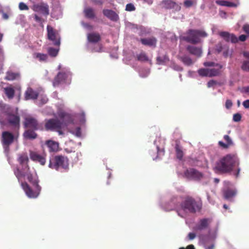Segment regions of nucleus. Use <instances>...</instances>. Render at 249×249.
<instances>
[{"instance_id":"41","label":"nucleus","mask_w":249,"mask_h":249,"mask_svg":"<svg viewBox=\"0 0 249 249\" xmlns=\"http://www.w3.org/2000/svg\"><path fill=\"white\" fill-rule=\"evenodd\" d=\"M59 50L53 48V47L49 48L48 49V53L49 55L52 57H55L57 56Z\"/></svg>"},{"instance_id":"51","label":"nucleus","mask_w":249,"mask_h":249,"mask_svg":"<svg viewBox=\"0 0 249 249\" xmlns=\"http://www.w3.org/2000/svg\"><path fill=\"white\" fill-rule=\"evenodd\" d=\"M196 237V233H194V232H190L188 233V236H187V238L188 239V240H192L193 239H194Z\"/></svg>"},{"instance_id":"63","label":"nucleus","mask_w":249,"mask_h":249,"mask_svg":"<svg viewBox=\"0 0 249 249\" xmlns=\"http://www.w3.org/2000/svg\"><path fill=\"white\" fill-rule=\"evenodd\" d=\"M186 249H195L193 245H189L186 247Z\"/></svg>"},{"instance_id":"50","label":"nucleus","mask_w":249,"mask_h":249,"mask_svg":"<svg viewBox=\"0 0 249 249\" xmlns=\"http://www.w3.org/2000/svg\"><path fill=\"white\" fill-rule=\"evenodd\" d=\"M40 98V101L42 104H46L48 101V99L46 95H41Z\"/></svg>"},{"instance_id":"54","label":"nucleus","mask_w":249,"mask_h":249,"mask_svg":"<svg viewBox=\"0 0 249 249\" xmlns=\"http://www.w3.org/2000/svg\"><path fill=\"white\" fill-rule=\"evenodd\" d=\"M244 31L249 35V24H245L244 25L243 27Z\"/></svg>"},{"instance_id":"14","label":"nucleus","mask_w":249,"mask_h":249,"mask_svg":"<svg viewBox=\"0 0 249 249\" xmlns=\"http://www.w3.org/2000/svg\"><path fill=\"white\" fill-rule=\"evenodd\" d=\"M46 155H40L36 152H30V159L35 162H39L41 165H44L46 163Z\"/></svg>"},{"instance_id":"45","label":"nucleus","mask_w":249,"mask_h":249,"mask_svg":"<svg viewBox=\"0 0 249 249\" xmlns=\"http://www.w3.org/2000/svg\"><path fill=\"white\" fill-rule=\"evenodd\" d=\"M241 119V115L238 113L234 114L233 116V120L234 122H239Z\"/></svg>"},{"instance_id":"62","label":"nucleus","mask_w":249,"mask_h":249,"mask_svg":"<svg viewBox=\"0 0 249 249\" xmlns=\"http://www.w3.org/2000/svg\"><path fill=\"white\" fill-rule=\"evenodd\" d=\"M61 129V128H59V129H56L55 130L56 131L59 135H63V132L62 131V130Z\"/></svg>"},{"instance_id":"11","label":"nucleus","mask_w":249,"mask_h":249,"mask_svg":"<svg viewBox=\"0 0 249 249\" xmlns=\"http://www.w3.org/2000/svg\"><path fill=\"white\" fill-rule=\"evenodd\" d=\"M32 10L36 12L47 16L49 15V6L48 4L44 2H40L35 4L32 6Z\"/></svg>"},{"instance_id":"15","label":"nucleus","mask_w":249,"mask_h":249,"mask_svg":"<svg viewBox=\"0 0 249 249\" xmlns=\"http://www.w3.org/2000/svg\"><path fill=\"white\" fill-rule=\"evenodd\" d=\"M38 93L34 90L31 88H27L24 93V99L25 100H36L38 97Z\"/></svg>"},{"instance_id":"3","label":"nucleus","mask_w":249,"mask_h":249,"mask_svg":"<svg viewBox=\"0 0 249 249\" xmlns=\"http://www.w3.org/2000/svg\"><path fill=\"white\" fill-rule=\"evenodd\" d=\"M184 211H188L191 213H196L202 209V202L200 198L198 200H195L191 196H187L180 205Z\"/></svg>"},{"instance_id":"25","label":"nucleus","mask_w":249,"mask_h":249,"mask_svg":"<svg viewBox=\"0 0 249 249\" xmlns=\"http://www.w3.org/2000/svg\"><path fill=\"white\" fill-rule=\"evenodd\" d=\"M20 76V73L18 72H13L12 71H8L6 73L4 79L7 81H13L19 78Z\"/></svg>"},{"instance_id":"53","label":"nucleus","mask_w":249,"mask_h":249,"mask_svg":"<svg viewBox=\"0 0 249 249\" xmlns=\"http://www.w3.org/2000/svg\"><path fill=\"white\" fill-rule=\"evenodd\" d=\"M34 19L36 21V22H38L39 23H42L43 22H44V20L41 18L40 17H39V16H38L37 15L35 14L34 16Z\"/></svg>"},{"instance_id":"34","label":"nucleus","mask_w":249,"mask_h":249,"mask_svg":"<svg viewBox=\"0 0 249 249\" xmlns=\"http://www.w3.org/2000/svg\"><path fill=\"white\" fill-rule=\"evenodd\" d=\"M180 60L187 66H190L193 64V61L190 57L184 55L180 57Z\"/></svg>"},{"instance_id":"29","label":"nucleus","mask_w":249,"mask_h":249,"mask_svg":"<svg viewBox=\"0 0 249 249\" xmlns=\"http://www.w3.org/2000/svg\"><path fill=\"white\" fill-rule=\"evenodd\" d=\"M3 91L6 97L9 99H12L15 96V91L14 88L10 85L9 87H5L3 89Z\"/></svg>"},{"instance_id":"39","label":"nucleus","mask_w":249,"mask_h":249,"mask_svg":"<svg viewBox=\"0 0 249 249\" xmlns=\"http://www.w3.org/2000/svg\"><path fill=\"white\" fill-rule=\"evenodd\" d=\"M196 4V0H185L183 2L184 6L188 8Z\"/></svg>"},{"instance_id":"59","label":"nucleus","mask_w":249,"mask_h":249,"mask_svg":"<svg viewBox=\"0 0 249 249\" xmlns=\"http://www.w3.org/2000/svg\"><path fill=\"white\" fill-rule=\"evenodd\" d=\"M2 18L3 19L7 20L9 18V16L7 13L2 12Z\"/></svg>"},{"instance_id":"24","label":"nucleus","mask_w":249,"mask_h":249,"mask_svg":"<svg viewBox=\"0 0 249 249\" xmlns=\"http://www.w3.org/2000/svg\"><path fill=\"white\" fill-rule=\"evenodd\" d=\"M175 149L177 159L179 160H182L184 154L182 151V148L180 145V141L178 140L175 141Z\"/></svg>"},{"instance_id":"6","label":"nucleus","mask_w":249,"mask_h":249,"mask_svg":"<svg viewBox=\"0 0 249 249\" xmlns=\"http://www.w3.org/2000/svg\"><path fill=\"white\" fill-rule=\"evenodd\" d=\"M48 39L53 42L55 46H59L60 45V36L57 31L50 25L47 27Z\"/></svg>"},{"instance_id":"18","label":"nucleus","mask_w":249,"mask_h":249,"mask_svg":"<svg viewBox=\"0 0 249 249\" xmlns=\"http://www.w3.org/2000/svg\"><path fill=\"white\" fill-rule=\"evenodd\" d=\"M68 75L67 73L65 72H59L58 73L57 75L55 77L53 81V86H57L60 83L63 82H64L66 79L67 78Z\"/></svg>"},{"instance_id":"27","label":"nucleus","mask_w":249,"mask_h":249,"mask_svg":"<svg viewBox=\"0 0 249 249\" xmlns=\"http://www.w3.org/2000/svg\"><path fill=\"white\" fill-rule=\"evenodd\" d=\"M83 13L85 17L89 19H93L96 17V14L94 9L90 7L84 8Z\"/></svg>"},{"instance_id":"19","label":"nucleus","mask_w":249,"mask_h":249,"mask_svg":"<svg viewBox=\"0 0 249 249\" xmlns=\"http://www.w3.org/2000/svg\"><path fill=\"white\" fill-rule=\"evenodd\" d=\"M237 194V191L234 189L227 188L223 191L224 198L230 201H231Z\"/></svg>"},{"instance_id":"4","label":"nucleus","mask_w":249,"mask_h":249,"mask_svg":"<svg viewBox=\"0 0 249 249\" xmlns=\"http://www.w3.org/2000/svg\"><path fill=\"white\" fill-rule=\"evenodd\" d=\"M69 160L66 157L57 155L50 160L49 167L56 170L61 169L67 170L69 168Z\"/></svg>"},{"instance_id":"20","label":"nucleus","mask_w":249,"mask_h":249,"mask_svg":"<svg viewBox=\"0 0 249 249\" xmlns=\"http://www.w3.org/2000/svg\"><path fill=\"white\" fill-rule=\"evenodd\" d=\"M103 13L105 16L112 21H116L119 19L118 15L112 10L104 9Z\"/></svg>"},{"instance_id":"56","label":"nucleus","mask_w":249,"mask_h":249,"mask_svg":"<svg viewBox=\"0 0 249 249\" xmlns=\"http://www.w3.org/2000/svg\"><path fill=\"white\" fill-rule=\"evenodd\" d=\"M83 26L84 27H85L86 28L89 29V30H92L93 29V26L91 25H90L89 24V23H84L83 24Z\"/></svg>"},{"instance_id":"60","label":"nucleus","mask_w":249,"mask_h":249,"mask_svg":"<svg viewBox=\"0 0 249 249\" xmlns=\"http://www.w3.org/2000/svg\"><path fill=\"white\" fill-rule=\"evenodd\" d=\"M75 135L77 137H80L81 136V130L80 127L76 128Z\"/></svg>"},{"instance_id":"42","label":"nucleus","mask_w":249,"mask_h":249,"mask_svg":"<svg viewBox=\"0 0 249 249\" xmlns=\"http://www.w3.org/2000/svg\"><path fill=\"white\" fill-rule=\"evenodd\" d=\"M198 73L201 76L209 77L208 69H200L198 70Z\"/></svg>"},{"instance_id":"58","label":"nucleus","mask_w":249,"mask_h":249,"mask_svg":"<svg viewBox=\"0 0 249 249\" xmlns=\"http://www.w3.org/2000/svg\"><path fill=\"white\" fill-rule=\"evenodd\" d=\"M247 36L244 35H242L239 36V40L241 41H244L246 40Z\"/></svg>"},{"instance_id":"12","label":"nucleus","mask_w":249,"mask_h":249,"mask_svg":"<svg viewBox=\"0 0 249 249\" xmlns=\"http://www.w3.org/2000/svg\"><path fill=\"white\" fill-rule=\"evenodd\" d=\"M162 8L165 9H174L175 11L178 12L181 9V6L173 0H163L161 2Z\"/></svg>"},{"instance_id":"22","label":"nucleus","mask_w":249,"mask_h":249,"mask_svg":"<svg viewBox=\"0 0 249 249\" xmlns=\"http://www.w3.org/2000/svg\"><path fill=\"white\" fill-rule=\"evenodd\" d=\"M45 144L49 148L50 152H56L58 150L59 143L56 142L53 140H47L45 142Z\"/></svg>"},{"instance_id":"40","label":"nucleus","mask_w":249,"mask_h":249,"mask_svg":"<svg viewBox=\"0 0 249 249\" xmlns=\"http://www.w3.org/2000/svg\"><path fill=\"white\" fill-rule=\"evenodd\" d=\"M204 66L206 67H215L219 68L220 69L223 68V66L219 63H215L213 62H205L203 64Z\"/></svg>"},{"instance_id":"26","label":"nucleus","mask_w":249,"mask_h":249,"mask_svg":"<svg viewBox=\"0 0 249 249\" xmlns=\"http://www.w3.org/2000/svg\"><path fill=\"white\" fill-rule=\"evenodd\" d=\"M224 139L226 142V143H224L222 141L218 142L219 145L224 149L228 148L230 146L233 145V142L231 138L227 135H224Z\"/></svg>"},{"instance_id":"33","label":"nucleus","mask_w":249,"mask_h":249,"mask_svg":"<svg viewBox=\"0 0 249 249\" xmlns=\"http://www.w3.org/2000/svg\"><path fill=\"white\" fill-rule=\"evenodd\" d=\"M27 178L28 180L33 185V186L39 185L38 179L37 178H34L32 174H28L27 175Z\"/></svg>"},{"instance_id":"48","label":"nucleus","mask_w":249,"mask_h":249,"mask_svg":"<svg viewBox=\"0 0 249 249\" xmlns=\"http://www.w3.org/2000/svg\"><path fill=\"white\" fill-rule=\"evenodd\" d=\"M217 84V82L214 80H211L207 83V87L211 88L213 87Z\"/></svg>"},{"instance_id":"38","label":"nucleus","mask_w":249,"mask_h":249,"mask_svg":"<svg viewBox=\"0 0 249 249\" xmlns=\"http://www.w3.org/2000/svg\"><path fill=\"white\" fill-rule=\"evenodd\" d=\"M28 160V157L26 154L20 155L18 158V161L21 165L24 163H27Z\"/></svg>"},{"instance_id":"23","label":"nucleus","mask_w":249,"mask_h":249,"mask_svg":"<svg viewBox=\"0 0 249 249\" xmlns=\"http://www.w3.org/2000/svg\"><path fill=\"white\" fill-rule=\"evenodd\" d=\"M8 121L11 125L19 127V117L17 115L9 114H8Z\"/></svg>"},{"instance_id":"49","label":"nucleus","mask_w":249,"mask_h":249,"mask_svg":"<svg viewBox=\"0 0 249 249\" xmlns=\"http://www.w3.org/2000/svg\"><path fill=\"white\" fill-rule=\"evenodd\" d=\"M232 106V102L231 100L228 99L225 103V107L226 108L230 109Z\"/></svg>"},{"instance_id":"57","label":"nucleus","mask_w":249,"mask_h":249,"mask_svg":"<svg viewBox=\"0 0 249 249\" xmlns=\"http://www.w3.org/2000/svg\"><path fill=\"white\" fill-rule=\"evenodd\" d=\"M244 57L249 60V51H244L242 53Z\"/></svg>"},{"instance_id":"7","label":"nucleus","mask_w":249,"mask_h":249,"mask_svg":"<svg viewBox=\"0 0 249 249\" xmlns=\"http://www.w3.org/2000/svg\"><path fill=\"white\" fill-rule=\"evenodd\" d=\"M21 186L26 195L29 197L32 198L37 197L39 196L41 190V187L39 185H37L34 186L35 190H33L26 182H22Z\"/></svg>"},{"instance_id":"43","label":"nucleus","mask_w":249,"mask_h":249,"mask_svg":"<svg viewBox=\"0 0 249 249\" xmlns=\"http://www.w3.org/2000/svg\"><path fill=\"white\" fill-rule=\"evenodd\" d=\"M241 69L244 71H246L249 72V60H245L243 62L242 65L241 66Z\"/></svg>"},{"instance_id":"44","label":"nucleus","mask_w":249,"mask_h":249,"mask_svg":"<svg viewBox=\"0 0 249 249\" xmlns=\"http://www.w3.org/2000/svg\"><path fill=\"white\" fill-rule=\"evenodd\" d=\"M135 10V7L132 3L127 4L125 7V10L127 11H133Z\"/></svg>"},{"instance_id":"37","label":"nucleus","mask_w":249,"mask_h":249,"mask_svg":"<svg viewBox=\"0 0 249 249\" xmlns=\"http://www.w3.org/2000/svg\"><path fill=\"white\" fill-rule=\"evenodd\" d=\"M34 57L38 59L40 61H46L48 59L47 54L41 53H35Z\"/></svg>"},{"instance_id":"1","label":"nucleus","mask_w":249,"mask_h":249,"mask_svg":"<svg viewBox=\"0 0 249 249\" xmlns=\"http://www.w3.org/2000/svg\"><path fill=\"white\" fill-rule=\"evenodd\" d=\"M237 156L233 154H227L216 163L215 170L221 173L226 174L233 171L234 167L239 165Z\"/></svg>"},{"instance_id":"9","label":"nucleus","mask_w":249,"mask_h":249,"mask_svg":"<svg viewBox=\"0 0 249 249\" xmlns=\"http://www.w3.org/2000/svg\"><path fill=\"white\" fill-rule=\"evenodd\" d=\"M63 123L58 119H51L47 120L45 124L46 130H55L56 129L62 128Z\"/></svg>"},{"instance_id":"35","label":"nucleus","mask_w":249,"mask_h":249,"mask_svg":"<svg viewBox=\"0 0 249 249\" xmlns=\"http://www.w3.org/2000/svg\"><path fill=\"white\" fill-rule=\"evenodd\" d=\"M137 59L138 61L141 62H146L149 60L148 56L144 52H142L140 54L137 55Z\"/></svg>"},{"instance_id":"46","label":"nucleus","mask_w":249,"mask_h":249,"mask_svg":"<svg viewBox=\"0 0 249 249\" xmlns=\"http://www.w3.org/2000/svg\"><path fill=\"white\" fill-rule=\"evenodd\" d=\"M19 9L20 10H28L29 8L28 6L23 2H20L19 4Z\"/></svg>"},{"instance_id":"21","label":"nucleus","mask_w":249,"mask_h":249,"mask_svg":"<svg viewBox=\"0 0 249 249\" xmlns=\"http://www.w3.org/2000/svg\"><path fill=\"white\" fill-rule=\"evenodd\" d=\"M186 49L190 53L197 57H200L202 53V49L200 47L188 45Z\"/></svg>"},{"instance_id":"28","label":"nucleus","mask_w":249,"mask_h":249,"mask_svg":"<svg viewBox=\"0 0 249 249\" xmlns=\"http://www.w3.org/2000/svg\"><path fill=\"white\" fill-rule=\"evenodd\" d=\"M88 40L91 43H97L99 42L101 38L99 33H92L88 35Z\"/></svg>"},{"instance_id":"64","label":"nucleus","mask_w":249,"mask_h":249,"mask_svg":"<svg viewBox=\"0 0 249 249\" xmlns=\"http://www.w3.org/2000/svg\"><path fill=\"white\" fill-rule=\"evenodd\" d=\"M214 249V245L212 244L210 246L207 247L206 249Z\"/></svg>"},{"instance_id":"55","label":"nucleus","mask_w":249,"mask_h":249,"mask_svg":"<svg viewBox=\"0 0 249 249\" xmlns=\"http://www.w3.org/2000/svg\"><path fill=\"white\" fill-rule=\"evenodd\" d=\"M243 105L244 107L246 108H249V100H246L243 103Z\"/></svg>"},{"instance_id":"30","label":"nucleus","mask_w":249,"mask_h":249,"mask_svg":"<svg viewBox=\"0 0 249 249\" xmlns=\"http://www.w3.org/2000/svg\"><path fill=\"white\" fill-rule=\"evenodd\" d=\"M35 130H33L32 129H28L24 132L23 136L27 139H35L36 138L37 135L35 132Z\"/></svg>"},{"instance_id":"10","label":"nucleus","mask_w":249,"mask_h":249,"mask_svg":"<svg viewBox=\"0 0 249 249\" xmlns=\"http://www.w3.org/2000/svg\"><path fill=\"white\" fill-rule=\"evenodd\" d=\"M184 175L187 178L195 180H200L203 178V174L194 168L187 169Z\"/></svg>"},{"instance_id":"47","label":"nucleus","mask_w":249,"mask_h":249,"mask_svg":"<svg viewBox=\"0 0 249 249\" xmlns=\"http://www.w3.org/2000/svg\"><path fill=\"white\" fill-rule=\"evenodd\" d=\"M14 174L18 179L22 176L21 172L18 168H17L14 170Z\"/></svg>"},{"instance_id":"17","label":"nucleus","mask_w":249,"mask_h":249,"mask_svg":"<svg viewBox=\"0 0 249 249\" xmlns=\"http://www.w3.org/2000/svg\"><path fill=\"white\" fill-rule=\"evenodd\" d=\"M140 40L143 45L153 48L156 47L157 40L155 37L141 38Z\"/></svg>"},{"instance_id":"36","label":"nucleus","mask_w":249,"mask_h":249,"mask_svg":"<svg viewBox=\"0 0 249 249\" xmlns=\"http://www.w3.org/2000/svg\"><path fill=\"white\" fill-rule=\"evenodd\" d=\"M216 3L221 5V6H225L227 7H235L236 6V4L233 2H229L228 1H225V0H221V1H216Z\"/></svg>"},{"instance_id":"2","label":"nucleus","mask_w":249,"mask_h":249,"mask_svg":"<svg viewBox=\"0 0 249 249\" xmlns=\"http://www.w3.org/2000/svg\"><path fill=\"white\" fill-rule=\"evenodd\" d=\"M207 36V33L204 30L189 29L185 33V36L181 37V39L192 44H197L201 42V38Z\"/></svg>"},{"instance_id":"32","label":"nucleus","mask_w":249,"mask_h":249,"mask_svg":"<svg viewBox=\"0 0 249 249\" xmlns=\"http://www.w3.org/2000/svg\"><path fill=\"white\" fill-rule=\"evenodd\" d=\"M157 63L159 65H163L169 61V58L167 54H165L162 57L158 56L156 59Z\"/></svg>"},{"instance_id":"61","label":"nucleus","mask_w":249,"mask_h":249,"mask_svg":"<svg viewBox=\"0 0 249 249\" xmlns=\"http://www.w3.org/2000/svg\"><path fill=\"white\" fill-rule=\"evenodd\" d=\"M244 91L249 94V87H244L243 88Z\"/></svg>"},{"instance_id":"13","label":"nucleus","mask_w":249,"mask_h":249,"mask_svg":"<svg viewBox=\"0 0 249 249\" xmlns=\"http://www.w3.org/2000/svg\"><path fill=\"white\" fill-rule=\"evenodd\" d=\"M212 220L210 218H202L200 219L194 227V230L196 231H201L209 228V225Z\"/></svg>"},{"instance_id":"31","label":"nucleus","mask_w":249,"mask_h":249,"mask_svg":"<svg viewBox=\"0 0 249 249\" xmlns=\"http://www.w3.org/2000/svg\"><path fill=\"white\" fill-rule=\"evenodd\" d=\"M208 69L209 77L219 76L221 74V71L219 68Z\"/></svg>"},{"instance_id":"8","label":"nucleus","mask_w":249,"mask_h":249,"mask_svg":"<svg viewBox=\"0 0 249 249\" xmlns=\"http://www.w3.org/2000/svg\"><path fill=\"white\" fill-rule=\"evenodd\" d=\"M15 139L13 133L9 131H3L1 134V142L3 148L8 150L10 145L14 142Z\"/></svg>"},{"instance_id":"52","label":"nucleus","mask_w":249,"mask_h":249,"mask_svg":"<svg viewBox=\"0 0 249 249\" xmlns=\"http://www.w3.org/2000/svg\"><path fill=\"white\" fill-rule=\"evenodd\" d=\"M237 167V169L236 170H235L233 174L235 176L236 178H238L239 176V174L241 171V168L239 167V165L236 166Z\"/></svg>"},{"instance_id":"16","label":"nucleus","mask_w":249,"mask_h":249,"mask_svg":"<svg viewBox=\"0 0 249 249\" xmlns=\"http://www.w3.org/2000/svg\"><path fill=\"white\" fill-rule=\"evenodd\" d=\"M219 35L227 42L231 41L232 43H236L238 41L237 37L233 34H230L227 32H221Z\"/></svg>"},{"instance_id":"5","label":"nucleus","mask_w":249,"mask_h":249,"mask_svg":"<svg viewBox=\"0 0 249 249\" xmlns=\"http://www.w3.org/2000/svg\"><path fill=\"white\" fill-rule=\"evenodd\" d=\"M24 127L33 130H42V125L39 124L36 119L32 116H27L24 122Z\"/></svg>"}]
</instances>
